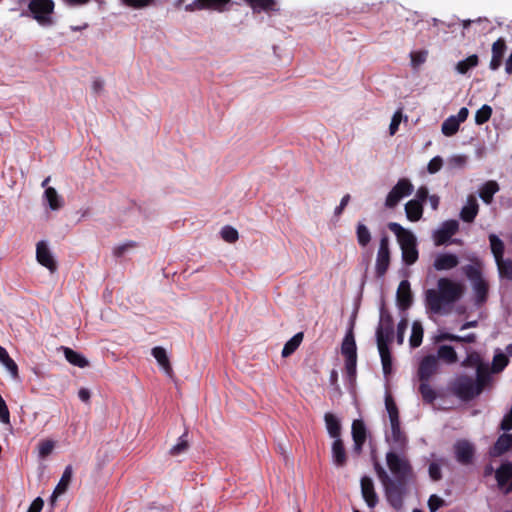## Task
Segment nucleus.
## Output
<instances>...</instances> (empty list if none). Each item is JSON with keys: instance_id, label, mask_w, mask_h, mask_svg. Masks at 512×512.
Here are the masks:
<instances>
[{"instance_id": "45", "label": "nucleus", "mask_w": 512, "mask_h": 512, "mask_svg": "<svg viewBox=\"0 0 512 512\" xmlns=\"http://www.w3.org/2000/svg\"><path fill=\"white\" fill-rule=\"evenodd\" d=\"M477 64V55H471L467 59L458 62L456 65V70L460 74H465L469 69L475 67Z\"/></svg>"}, {"instance_id": "25", "label": "nucleus", "mask_w": 512, "mask_h": 512, "mask_svg": "<svg viewBox=\"0 0 512 512\" xmlns=\"http://www.w3.org/2000/svg\"><path fill=\"white\" fill-rule=\"evenodd\" d=\"M506 50V44L504 39L499 38L492 45V59L490 61V68L492 70H496L500 67L502 62V57Z\"/></svg>"}, {"instance_id": "18", "label": "nucleus", "mask_w": 512, "mask_h": 512, "mask_svg": "<svg viewBox=\"0 0 512 512\" xmlns=\"http://www.w3.org/2000/svg\"><path fill=\"white\" fill-rule=\"evenodd\" d=\"M463 366H469L476 369V376L478 380L487 381L488 373L487 367L481 362L480 356L477 353H471L462 363Z\"/></svg>"}, {"instance_id": "50", "label": "nucleus", "mask_w": 512, "mask_h": 512, "mask_svg": "<svg viewBox=\"0 0 512 512\" xmlns=\"http://www.w3.org/2000/svg\"><path fill=\"white\" fill-rule=\"evenodd\" d=\"M122 3L128 7L135 9H142L151 6L155 3V0H121Z\"/></svg>"}, {"instance_id": "1", "label": "nucleus", "mask_w": 512, "mask_h": 512, "mask_svg": "<svg viewBox=\"0 0 512 512\" xmlns=\"http://www.w3.org/2000/svg\"><path fill=\"white\" fill-rule=\"evenodd\" d=\"M386 464L394 479L379 463L375 464V471L390 504L400 508L403 496L407 493V484L414 479V471L404 452L388 451Z\"/></svg>"}, {"instance_id": "15", "label": "nucleus", "mask_w": 512, "mask_h": 512, "mask_svg": "<svg viewBox=\"0 0 512 512\" xmlns=\"http://www.w3.org/2000/svg\"><path fill=\"white\" fill-rule=\"evenodd\" d=\"M495 477L499 489L505 494L512 491V464H502L495 472Z\"/></svg>"}, {"instance_id": "31", "label": "nucleus", "mask_w": 512, "mask_h": 512, "mask_svg": "<svg viewBox=\"0 0 512 512\" xmlns=\"http://www.w3.org/2000/svg\"><path fill=\"white\" fill-rule=\"evenodd\" d=\"M499 191V185L496 181L486 182L480 189V197L486 203L490 204L493 199V195Z\"/></svg>"}, {"instance_id": "59", "label": "nucleus", "mask_w": 512, "mask_h": 512, "mask_svg": "<svg viewBox=\"0 0 512 512\" xmlns=\"http://www.w3.org/2000/svg\"><path fill=\"white\" fill-rule=\"evenodd\" d=\"M408 327V320L402 319L397 326V342L398 344H402L404 342L405 331Z\"/></svg>"}, {"instance_id": "22", "label": "nucleus", "mask_w": 512, "mask_h": 512, "mask_svg": "<svg viewBox=\"0 0 512 512\" xmlns=\"http://www.w3.org/2000/svg\"><path fill=\"white\" fill-rule=\"evenodd\" d=\"M397 303L401 309H407L412 304V293L410 283L402 280L397 289Z\"/></svg>"}, {"instance_id": "49", "label": "nucleus", "mask_w": 512, "mask_h": 512, "mask_svg": "<svg viewBox=\"0 0 512 512\" xmlns=\"http://www.w3.org/2000/svg\"><path fill=\"white\" fill-rule=\"evenodd\" d=\"M464 272L467 276V278L472 282H476L478 280H481L483 279L482 278V275H481V272L479 270V268H477L476 266L474 265H467L464 267Z\"/></svg>"}, {"instance_id": "36", "label": "nucleus", "mask_w": 512, "mask_h": 512, "mask_svg": "<svg viewBox=\"0 0 512 512\" xmlns=\"http://www.w3.org/2000/svg\"><path fill=\"white\" fill-rule=\"evenodd\" d=\"M303 340V333L299 332L286 342L282 350V356L288 357L299 347Z\"/></svg>"}, {"instance_id": "13", "label": "nucleus", "mask_w": 512, "mask_h": 512, "mask_svg": "<svg viewBox=\"0 0 512 512\" xmlns=\"http://www.w3.org/2000/svg\"><path fill=\"white\" fill-rule=\"evenodd\" d=\"M36 259L42 266L46 267L51 273H54L57 270V262L45 241H40L37 243Z\"/></svg>"}, {"instance_id": "48", "label": "nucleus", "mask_w": 512, "mask_h": 512, "mask_svg": "<svg viewBox=\"0 0 512 512\" xmlns=\"http://www.w3.org/2000/svg\"><path fill=\"white\" fill-rule=\"evenodd\" d=\"M441 340H449V341H456V342H466V343H473L476 340L475 334H469L467 336H458L450 333H445L440 336Z\"/></svg>"}, {"instance_id": "54", "label": "nucleus", "mask_w": 512, "mask_h": 512, "mask_svg": "<svg viewBox=\"0 0 512 512\" xmlns=\"http://www.w3.org/2000/svg\"><path fill=\"white\" fill-rule=\"evenodd\" d=\"M253 9L261 8L264 10L272 9L274 5V0H246Z\"/></svg>"}, {"instance_id": "7", "label": "nucleus", "mask_w": 512, "mask_h": 512, "mask_svg": "<svg viewBox=\"0 0 512 512\" xmlns=\"http://www.w3.org/2000/svg\"><path fill=\"white\" fill-rule=\"evenodd\" d=\"M412 191V183L406 178L400 179L388 193L385 206L387 208H394L403 197L410 195Z\"/></svg>"}, {"instance_id": "32", "label": "nucleus", "mask_w": 512, "mask_h": 512, "mask_svg": "<svg viewBox=\"0 0 512 512\" xmlns=\"http://www.w3.org/2000/svg\"><path fill=\"white\" fill-rule=\"evenodd\" d=\"M45 199L47 200L49 207L52 210H58L63 206V202L58 192L53 187H47L44 193Z\"/></svg>"}, {"instance_id": "11", "label": "nucleus", "mask_w": 512, "mask_h": 512, "mask_svg": "<svg viewBox=\"0 0 512 512\" xmlns=\"http://www.w3.org/2000/svg\"><path fill=\"white\" fill-rule=\"evenodd\" d=\"M386 441L390 446L389 451L405 452L407 448V437L400 429V423L391 424V433L386 436Z\"/></svg>"}, {"instance_id": "40", "label": "nucleus", "mask_w": 512, "mask_h": 512, "mask_svg": "<svg viewBox=\"0 0 512 512\" xmlns=\"http://www.w3.org/2000/svg\"><path fill=\"white\" fill-rule=\"evenodd\" d=\"M379 354L381 357L383 372L385 375L389 374L391 372V355L388 349V345H377Z\"/></svg>"}, {"instance_id": "51", "label": "nucleus", "mask_w": 512, "mask_h": 512, "mask_svg": "<svg viewBox=\"0 0 512 512\" xmlns=\"http://www.w3.org/2000/svg\"><path fill=\"white\" fill-rule=\"evenodd\" d=\"M508 364V358L506 355L500 353L494 356L492 370L494 372H500Z\"/></svg>"}, {"instance_id": "20", "label": "nucleus", "mask_w": 512, "mask_h": 512, "mask_svg": "<svg viewBox=\"0 0 512 512\" xmlns=\"http://www.w3.org/2000/svg\"><path fill=\"white\" fill-rule=\"evenodd\" d=\"M352 437L354 441V451L360 453L366 440V428L361 420H354L352 423Z\"/></svg>"}, {"instance_id": "58", "label": "nucleus", "mask_w": 512, "mask_h": 512, "mask_svg": "<svg viewBox=\"0 0 512 512\" xmlns=\"http://www.w3.org/2000/svg\"><path fill=\"white\" fill-rule=\"evenodd\" d=\"M444 505V500L437 495H431L428 500V507L430 512H436L441 506Z\"/></svg>"}, {"instance_id": "9", "label": "nucleus", "mask_w": 512, "mask_h": 512, "mask_svg": "<svg viewBox=\"0 0 512 512\" xmlns=\"http://www.w3.org/2000/svg\"><path fill=\"white\" fill-rule=\"evenodd\" d=\"M393 335V319L389 313L382 310L379 325L376 330L377 345H388Z\"/></svg>"}, {"instance_id": "56", "label": "nucleus", "mask_w": 512, "mask_h": 512, "mask_svg": "<svg viewBox=\"0 0 512 512\" xmlns=\"http://www.w3.org/2000/svg\"><path fill=\"white\" fill-rule=\"evenodd\" d=\"M401 121H402V112L399 110L394 113V115L391 119V123L389 126V133L391 136L397 132Z\"/></svg>"}, {"instance_id": "61", "label": "nucleus", "mask_w": 512, "mask_h": 512, "mask_svg": "<svg viewBox=\"0 0 512 512\" xmlns=\"http://www.w3.org/2000/svg\"><path fill=\"white\" fill-rule=\"evenodd\" d=\"M349 201H350V195H349V194H346V195H344V196L342 197V199H341V201H340L339 206H337V207L335 208V211H334V213H335V215H336V216L341 215V213L343 212V210L345 209V207L347 206V204L349 203Z\"/></svg>"}, {"instance_id": "39", "label": "nucleus", "mask_w": 512, "mask_h": 512, "mask_svg": "<svg viewBox=\"0 0 512 512\" xmlns=\"http://www.w3.org/2000/svg\"><path fill=\"white\" fill-rule=\"evenodd\" d=\"M473 290L476 295V300L478 303H483L488 294V284L484 279L478 280L472 283Z\"/></svg>"}, {"instance_id": "44", "label": "nucleus", "mask_w": 512, "mask_h": 512, "mask_svg": "<svg viewBox=\"0 0 512 512\" xmlns=\"http://www.w3.org/2000/svg\"><path fill=\"white\" fill-rule=\"evenodd\" d=\"M189 448V441L187 440V432L179 438L177 444L171 447L169 454L171 456H178L186 452Z\"/></svg>"}, {"instance_id": "10", "label": "nucleus", "mask_w": 512, "mask_h": 512, "mask_svg": "<svg viewBox=\"0 0 512 512\" xmlns=\"http://www.w3.org/2000/svg\"><path fill=\"white\" fill-rule=\"evenodd\" d=\"M469 115V111L466 107H462L457 115H452L448 117L441 126V132L447 136L455 135L460 127V124L463 123Z\"/></svg>"}, {"instance_id": "29", "label": "nucleus", "mask_w": 512, "mask_h": 512, "mask_svg": "<svg viewBox=\"0 0 512 512\" xmlns=\"http://www.w3.org/2000/svg\"><path fill=\"white\" fill-rule=\"evenodd\" d=\"M64 356L66 360L79 368H85L89 366V361L80 353L74 351L71 348L64 347L63 348Z\"/></svg>"}, {"instance_id": "53", "label": "nucleus", "mask_w": 512, "mask_h": 512, "mask_svg": "<svg viewBox=\"0 0 512 512\" xmlns=\"http://www.w3.org/2000/svg\"><path fill=\"white\" fill-rule=\"evenodd\" d=\"M54 446H55V443L52 440L42 441L39 444V449H38L39 450V456L41 458L47 457L49 454L52 453V451L54 449Z\"/></svg>"}, {"instance_id": "30", "label": "nucleus", "mask_w": 512, "mask_h": 512, "mask_svg": "<svg viewBox=\"0 0 512 512\" xmlns=\"http://www.w3.org/2000/svg\"><path fill=\"white\" fill-rule=\"evenodd\" d=\"M512 446V436L509 434L501 435L494 447L491 449L490 454L492 456H500L506 452Z\"/></svg>"}, {"instance_id": "6", "label": "nucleus", "mask_w": 512, "mask_h": 512, "mask_svg": "<svg viewBox=\"0 0 512 512\" xmlns=\"http://www.w3.org/2000/svg\"><path fill=\"white\" fill-rule=\"evenodd\" d=\"M28 7L33 18L40 25L50 26L53 24L51 15L54 10V2L52 0H31Z\"/></svg>"}, {"instance_id": "17", "label": "nucleus", "mask_w": 512, "mask_h": 512, "mask_svg": "<svg viewBox=\"0 0 512 512\" xmlns=\"http://www.w3.org/2000/svg\"><path fill=\"white\" fill-rule=\"evenodd\" d=\"M459 264V258L450 253H440L436 255L433 267L437 271H447L455 268Z\"/></svg>"}, {"instance_id": "38", "label": "nucleus", "mask_w": 512, "mask_h": 512, "mask_svg": "<svg viewBox=\"0 0 512 512\" xmlns=\"http://www.w3.org/2000/svg\"><path fill=\"white\" fill-rule=\"evenodd\" d=\"M439 359L444 360L447 363H455L457 361V354L452 346L443 345L438 349V355L436 356Z\"/></svg>"}, {"instance_id": "57", "label": "nucleus", "mask_w": 512, "mask_h": 512, "mask_svg": "<svg viewBox=\"0 0 512 512\" xmlns=\"http://www.w3.org/2000/svg\"><path fill=\"white\" fill-rule=\"evenodd\" d=\"M443 165V160L440 156H436L430 160L427 166V170L430 174L438 172Z\"/></svg>"}, {"instance_id": "37", "label": "nucleus", "mask_w": 512, "mask_h": 512, "mask_svg": "<svg viewBox=\"0 0 512 512\" xmlns=\"http://www.w3.org/2000/svg\"><path fill=\"white\" fill-rule=\"evenodd\" d=\"M356 236H357L358 244L361 247L367 246L370 243V241H371L370 230L368 229V227L365 224H363L361 222H359L357 224Z\"/></svg>"}, {"instance_id": "4", "label": "nucleus", "mask_w": 512, "mask_h": 512, "mask_svg": "<svg viewBox=\"0 0 512 512\" xmlns=\"http://www.w3.org/2000/svg\"><path fill=\"white\" fill-rule=\"evenodd\" d=\"M486 381H476L468 376L458 377L453 384L454 393L464 400H470L482 392Z\"/></svg>"}, {"instance_id": "19", "label": "nucleus", "mask_w": 512, "mask_h": 512, "mask_svg": "<svg viewBox=\"0 0 512 512\" xmlns=\"http://www.w3.org/2000/svg\"><path fill=\"white\" fill-rule=\"evenodd\" d=\"M331 454L332 462L336 467L342 468L346 465L348 456L343 441L341 439H336L333 441L331 447Z\"/></svg>"}, {"instance_id": "23", "label": "nucleus", "mask_w": 512, "mask_h": 512, "mask_svg": "<svg viewBox=\"0 0 512 512\" xmlns=\"http://www.w3.org/2000/svg\"><path fill=\"white\" fill-rule=\"evenodd\" d=\"M72 474H73V469H72V466L69 465L65 468L63 475L52 494V497H51L52 504L55 503L56 499L60 495H62L66 492V490L68 489V486L71 482Z\"/></svg>"}, {"instance_id": "5", "label": "nucleus", "mask_w": 512, "mask_h": 512, "mask_svg": "<svg viewBox=\"0 0 512 512\" xmlns=\"http://www.w3.org/2000/svg\"><path fill=\"white\" fill-rule=\"evenodd\" d=\"M341 353L345 357V368L350 379H353L356 374V343L353 335V330L350 328L346 333L342 345Z\"/></svg>"}, {"instance_id": "46", "label": "nucleus", "mask_w": 512, "mask_h": 512, "mask_svg": "<svg viewBox=\"0 0 512 512\" xmlns=\"http://www.w3.org/2000/svg\"><path fill=\"white\" fill-rule=\"evenodd\" d=\"M492 115V108L489 105H483L476 111L475 122L478 125L486 123Z\"/></svg>"}, {"instance_id": "16", "label": "nucleus", "mask_w": 512, "mask_h": 512, "mask_svg": "<svg viewBox=\"0 0 512 512\" xmlns=\"http://www.w3.org/2000/svg\"><path fill=\"white\" fill-rule=\"evenodd\" d=\"M454 452L457 461L463 465H467L472 462L475 448L469 441L459 440L454 445Z\"/></svg>"}, {"instance_id": "35", "label": "nucleus", "mask_w": 512, "mask_h": 512, "mask_svg": "<svg viewBox=\"0 0 512 512\" xmlns=\"http://www.w3.org/2000/svg\"><path fill=\"white\" fill-rule=\"evenodd\" d=\"M423 339V326L421 322L414 321L412 324V333L409 339L410 346L416 348L421 345Z\"/></svg>"}, {"instance_id": "42", "label": "nucleus", "mask_w": 512, "mask_h": 512, "mask_svg": "<svg viewBox=\"0 0 512 512\" xmlns=\"http://www.w3.org/2000/svg\"><path fill=\"white\" fill-rule=\"evenodd\" d=\"M385 406L389 414L390 425L400 423L397 406L394 403L390 394H387L385 397Z\"/></svg>"}, {"instance_id": "62", "label": "nucleus", "mask_w": 512, "mask_h": 512, "mask_svg": "<svg viewBox=\"0 0 512 512\" xmlns=\"http://www.w3.org/2000/svg\"><path fill=\"white\" fill-rule=\"evenodd\" d=\"M44 501L42 498L37 497L30 505L28 512H40L43 508Z\"/></svg>"}, {"instance_id": "41", "label": "nucleus", "mask_w": 512, "mask_h": 512, "mask_svg": "<svg viewBox=\"0 0 512 512\" xmlns=\"http://www.w3.org/2000/svg\"><path fill=\"white\" fill-rule=\"evenodd\" d=\"M420 382L421 384L419 386V392L422 396V399L427 403H432L437 397L435 390L429 384V381Z\"/></svg>"}, {"instance_id": "55", "label": "nucleus", "mask_w": 512, "mask_h": 512, "mask_svg": "<svg viewBox=\"0 0 512 512\" xmlns=\"http://www.w3.org/2000/svg\"><path fill=\"white\" fill-rule=\"evenodd\" d=\"M0 421L3 424H10V413L5 400L0 395Z\"/></svg>"}, {"instance_id": "63", "label": "nucleus", "mask_w": 512, "mask_h": 512, "mask_svg": "<svg viewBox=\"0 0 512 512\" xmlns=\"http://www.w3.org/2000/svg\"><path fill=\"white\" fill-rule=\"evenodd\" d=\"M427 198H429V192L427 187L422 186L416 192V199L419 200L420 203L424 202Z\"/></svg>"}, {"instance_id": "43", "label": "nucleus", "mask_w": 512, "mask_h": 512, "mask_svg": "<svg viewBox=\"0 0 512 512\" xmlns=\"http://www.w3.org/2000/svg\"><path fill=\"white\" fill-rule=\"evenodd\" d=\"M491 251L496 259L503 257L504 254V243L495 234L489 236Z\"/></svg>"}, {"instance_id": "24", "label": "nucleus", "mask_w": 512, "mask_h": 512, "mask_svg": "<svg viewBox=\"0 0 512 512\" xmlns=\"http://www.w3.org/2000/svg\"><path fill=\"white\" fill-rule=\"evenodd\" d=\"M479 205L475 196L470 195L467 198L466 204L461 209L460 217L465 222H472L478 213Z\"/></svg>"}, {"instance_id": "34", "label": "nucleus", "mask_w": 512, "mask_h": 512, "mask_svg": "<svg viewBox=\"0 0 512 512\" xmlns=\"http://www.w3.org/2000/svg\"><path fill=\"white\" fill-rule=\"evenodd\" d=\"M501 278L512 280V260L503 257L495 260Z\"/></svg>"}, {"instance_id": "14", "label": "nucleus", "mask_w": 512, "mask_h": 512, "mask_svg": "<svg viewBox=\"0 0 512 512\" xmlns=\"http://www.w3.org/2000/svg\"><path fill=\"white\" fill-rule=\"evenodd\" d=\"M458 228L459 224L456 220L445 221L433 234L435 245L445 244L458 231Z\"/></svg>"}, {"instance_id": "12", "label": "nucleus", "mask_w": 512, "mask_h": 512, "mask_svg": "<svg viewBox=\"0 0 512 512\" xmlns=\"http://www.w3.org/2000/svg\"><path fill=\"white\" fill-rule=\"evenodd\" d=\"M438 368V358L434 355H428L421 360L417 376L420 381H429L430 378L438 371Z\"/></svg>"}, {"instance_id": "33", "label": "nucleus", "mask_w": 512, "mask_h": 512, "mask_svg": "<svg viewBox=\"0 0 512 512\" xmlns=\"http://www.w3.org/2000/svg\"><path fill=\"white\" fill-rule=\"evenodd\" d=\"M231 0H196L195 5L198 9H211L216 11H223L224 6Z\"/></svg>"}, {"instance_id": "27", "label": "nucleus", "mask_w": 512, "mask_h": 512, "mask_svg": "<svg viewBox=\"0 0 512 512\" xmlns=\"http://www.w3.org/2000/svg\"><path fill=\"white\" fill-rule=\"evenodd\" d=\"M324 421L329 435L334 438V440L340 439L341 425L338 418L328 412L324 415Z\"/></svg>"}, {"instance_id": "28", "label": "nucleus", "mask_w": 512, "mask_h": 512, "mask_svg": "<svg viewBox=\"0 0 512 512\" xmlns=\"http://www.w3.org/2000/svg\"><path fill=\"white\" fill-rule=\"evenodd\" d=\"M152 355L157 360L158 364L162 367L164 372L167 375L171 376L173 370H172L166 350L163 347H154L152 349Z\"/></svg>"}, {"instance_id": "2", "label": "nucleus", "mask_w": 512, "mask_h": 512, "mask_svg": "<svg viewBox=\"0 0 512 512\" xmlns=\"http://www.w3.org/2000/svg\"><path fill=\"white\" fill-rule=\"evenodd\" d=\"M464 292L463 283L442 277L437 281V288L425 292L426 307L435 314H448L450 306L460 300Z\"/></svg>"}, {"instance_id": "47", "label": "nucleus", "mask_w": 512, "mask_h": 512, "mask_svg": "<svg viewBox=\"0 0 512 512\" xmlns=\"http://www.w3.org/2000/svg\"><path fill=\"white\" fill-rule=\"evenodd\" d=\"M220 235H221L222 239L228 243H234L239 238L238 231L229 225L224 226L221 229Z\"/></svg>"}, {"instance_id": "26", "label": "nucleus", "mask_w": 512, "mask_h": 512, "mask_svg": "<svg viewBox=\"0 0 512 512\" xmlns=\"http://www.w3.org/2000/svg\"><path fill=\"white\" fill-rule=\"evenodd\" d=\"M405 213L408 220L419 221L423 214V205L419 200H410L405 204Z\"/></svg>"}, {"instance_id": "60", "label": "nucleus", "mask_w": 512, "mask_h": 512, "mask_svg": "<svg viewBox=\"0 0 512 512\" xmlns=\"http://www.w3.org/2000/svg\"><path fill=\"white\" fill-rule=\"evenodd\" d=\"M429 476L432 480L437 481L441 479V469L437 463H431L429 466Z\"/></svg>"}, {"instance_id": "64", "label": "nucleus", "mask_w": 512, "mask_h": 512, "mask_svg": "<svg viewBox=\"0 0 512 512\" xmlns=\"http://www.w3.org/2000/svg\"><path fill=\"white\" fill-rule=\"evenodd\" d=\"M512 428V408L509 414H507L501 422L502 430H510Z\"/></svg>"}, {"instance_id": "52", "label": "nucleus", "mask_w": 512, "mask_h": 512, "mask_svg": "<svg viewBox=\"0 0 512 512\" xmlns=\"http://www.w3.org/2000/svg\"><path fill=\"white\" fill-rule=\"evenodd\" d=\"M427 55H428V52L426 50L412 52L410 54L412 66L414 68H417L418 66L423 64L426 61Z\"/></svg>"}, {"instance_id": "3", "label": "nucleus", "mask_w": 512, "mask_h": 512, "mask_svg": "<svg viewBox=\"0 0 512 512\" xmlns=\"http://www.w3.org/2000/svg\"><path fill=\"white\" fill-rule=\"evenodd\" d=\"M388 228L392 231L401 248L402 259L407 265H412L418 260L417 239L412 231L402 227L396 222H390Z\"/></svg>"}, {"instance_id": "21", "label": "nucleus", "mask_w": 512, "mask_h": 512, "mask_svg": "<svg viewBox=\"0 0 512 512\" xmlns=\"http://www.w3.org/2000/svg\"><path fill=\"white\" fill-rule=\"evenodd\" d=\"M361 492L364 500L366 501L369 507H374L377 504L378 498L374 490L373 481L370 477H362Z\"/></svg>"}, {"instance_id": "8", "label": "nucleus", "mask_w": 512, "mask_h": 512, "mask_svg": "<svg viewBox=\"0 0 512 512\" xmlns=\"http://www.w3.org/2000/svg\"><path fill=\"white\" fill-rule=\"evenodd\" d=\"M390 265V248H389V237L383 235L379 242V248L377 251L375 271L377 276L382 277L388 270Z\"/></svg>"}]
</instances>
